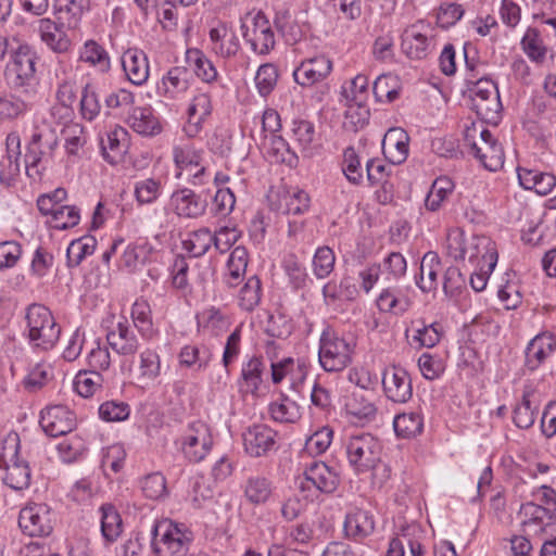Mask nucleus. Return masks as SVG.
Wrapping results in <instances>:
<instances>
[{
	"label": "nucleus",
	"mask_w": 556,
	"mask_h": 556,
	"mask_svg": "<svg viewBox=\"0 0 556 556\" xmlns=\"http://www.w3.org/2000/svg\"><path fill=\"white\" fill-rule=\"evenodd\" d=\"M190 73L185 67H173L166 76L163 77L159 90H163L164 96L168 99H175L189 88Z\"/></svg>",
	"instance_id": "obj_35"
},
{
	"label": "nucleus",
	"mask_w": 556,
	"mask_h": 556,
	"mask_svg": "<svg viewBox=\"0 0 556 556\" xmlns=\"http://www.w3.org/2000/svg\"><path fill=\"white\" fill-rule=\"evenodd\" d=\"M471 108L477 115L489 124H497L501 119L502 103L497 86L490 79L479 78L469 88Z\"/></svg>",
	"instance_id": "obj_8"
},
{
	"label": "nucleus",
	"mask_w": 556,
	"mask_h": 556,
	"mask_svg": "<svg viewBox=\"0 0 556 556\" xmlns=\"http://www.w3.org/2000/svg\"><path fill=\"white\" fill-rule=\"evenodd\" d=\"M277 432L264 424L250 426L242 433L244 451L252 457H262L276 444Z\"/></svg>",
	"instance_id": "obj_17"
},
{
	"label": "nucleus",
	"mask_w": 556,
	"mask_h": 556,
	"mask_svg": "<svg viewBox=\"0 0 556 556\" xmlns=\"http://www.w3.org/2000/svg\"><path fill=\"white\" fill-rule=\"evenodd\" d=\"M161 374V358L153 350H144L140 354L138 379L144 384L154 382Z\"/></svg>",
	"instance_id": "obj_41"
},
{
	"label": "nucleus",
	"mask_w": 556,
	"mask_h": 556,
	"mask_svg": "<svg viewBox=\"0 0 556 556\" xmlns=\"http://www.w3.org/2000/svg\"><path fill=\"white\" fill-rule=\"evenodd\" d=\"M336 256L333 251L327 247H320L316 250L313 257V273L318 279L328 277L334 267Z\"/></svg>",
	"instance_id": "obj_53"
},
{
	"label": "nucleus",
	"mask_w": 556,
	"mask_h": 556,
	"mask_svg": "<svg viewBox=\"0 0 556 556\" xmlns=\"http://www.w3.org/2000/svg\"><path fill=\"white\" fill-rule=\"evenodd\" d=\"M402 50L410 59H425L430 51V40L416 26H412L403 34Z\"/></svg>",
	"instance_id": "obj_33"
},
{
	"label": "nucleus",
	"mask_w": 556,
	"mask_h": 556,
	"mask_svg": "<svg viewBox=\"0 0 556 556\" xmlns=\"http://www.w3.org/2000/svg\"><path fill=\"white\" fill-rule=\"evenodd\" d=\"M211 359V352L207 349L201 350L195 345H186L179 353L180 365L186 367L197 366V369H203Z\"/></svg>",
	"instance_id": "obj_56"
},
{
	"label": "nucleus",
	"mask_w": 556,
	"mask_h": 556,
	"mask_svg": "<svg viewBox=\"0 0 556 556\" xmlns=\"http://www.w3.org/2000/svg\"><path fill=\"white\" fill-rule=\"evenodd\" d=\"M152 547L156 556H184L191 538L169 520L157 522L152 530Z\"/></svg>",
	"instance_id": "obj_9"
},
{
	"label": "nucleus",
	"mask_w": 556,
	"mask_h": 556,
	"mask_svg": "<svg viewBox=\"0 0 556 556\" xmlns=\"http://www.w3.org/2000/svg\"><path fill=\"white\" fill-rule=\"evenodd\" d=\"M27 338L34 349L51 350L60 339L61 327L52 313L41 304H31L26 311Z\"/></svg>",
	"instance_id": "obj_3"
},
{
	"label": "nucleus",
	"mask_w": 556,
	"mask_h": 556,
	"mask_svg": "<svg viewBox=\"0 0 556 556\" xmlns=\"http://www.w3.org/2000/svg\"><path fill=\"white\" fill-rule=\"evenodd\" d=\"M39 33L41 40L54 52L64 53L71 47V40L65 30L63 21L41 18L39 21Z\"/></svg>",
	"instance_id": "obj_24"
},
{
	"label": "nucleus",
	"mask_w": 556,
	"mask_h": 556,
	"mask_svg": "<svg viewBox=\"0 0 556 556\" xmlns=\"http://www.w3.org/2000/svg\"><path fill=\"white\" fill-rule=\"evenodd\" d=\"M261 301V281L256 276L250 277L239 292V305L251 312Z\"/></svg>",
	"instance_id": "obj_52"
},
{
	"label": "nucleus",
	"mask_w": 556,
	"mask_h": 556,
	"mask_svg": "<svg viewBox=\"0 0 556 556\" xmlns=\"http://www.w3.org/2000/svg\"><path fill=\"white\" fill-rule=\"evenodd\" d=\"M55 525V514L45 503H28L18 515V526L29 536H49Z\"/></svg>",
	"instance_id": "obj_11"
},
{
	"label": "nucleus",
	"mask_w": 556,
	"mask_h": 556,
	"mask_svg": "<svg viewBox=\"0 0 556 556\" xmlns=\"http://www.w3.org/2000/svg\"><path fill=\"white\" fill-rule=\"evenodd\" d=\"M141 490L146 497L159 500L166 493V479L160 472L150 473L142 479Z\"/></svg>",
	"instance_id": "obj_62"
},
{
	"label": "nucleus",
	"mask_w": 556,
	"mask_h": 556,
	"mask_svg": "<svg viewBox=\"0 0 556 556\" xmlns=\"http://www.w3.org/2000/svg\"><path fill=\"white\" fill-rule=\"evenodd\" d=\"M382 386L386 396L394 403H406L413 396L412 379L402 367L386 368L382 375Z\"/></svg>",
	"instance_id": "obj_16"
},
{
	"label": "nucleus",
	"mask_w": 556,
	"mask_h": 556,
	"mask_svg": "<svg viewBox=\"0 0 556 556\" xmlns=\"http://www.w3.org/2000/svg\"><path fill=\"white\" fill-rule=\"evenodd\" d=\"M342 172L353 185H359L363 181L361 159L353 147H348L343 152Z\"/></svg>",
	"instance_id": "obj_51"
},
{
	"label": "nucleus",
	"mask_w": 556,
	"mask_h": 556,
	"mask_svg": "<svg viewBox=\"0 0 556 556\" xmlns=\"http://www.w3.org/2000/svg\"><path fill=\"white\" fill-rule=\"evenodd\" d=\"M58 138L50 129H36L26 148L25 166L26 174L33 180H40L46 169L51 164Z\"/></svg>",
	"instance_id": "obj_5"
},
{
	"label": "nucleus",
	"mask_w": 556,
	"mask_h": 556,
	"mask_svg": "<svg viewBox=\"0 0 556 556\" xmlns=\"http://www.w3.org/2000/svg\"><path fill=\"white\" fill-rule=\"evenodd\" d=\"M556 337L551 332L535 336L526 349V365L530 370L538 369L555 352Z\"/></svg>",
	"instance_id": "obj_23"
},
{
	"label": "nucleus",
	"mask_w": 556,
	"mask_h": 556,
	"mask_svg": "<svg viewBox=\"0 0 556 556\" xmlns=\"http://www.w3.org/2000/svg\"><path fill=\"white\" fill-rule=\"evenodd\" d=\"M173 159L179 170H192L198 168L192 175V184H203L205 167L202 165V151L195 149L191 143H181L173 148Z\"/></svg>",
	"instance_id": "obj_21"
},
{
	"label": "nucleus",
	"mask_w": 556,
	"mask_h": 556,
	"mask_svg": "<svg viewBox=\"0 0 556 556\" xmlns=\"http://www.w3.org/2000/svg\"><path fill=\"white\" fill-rule=\"evenodd\" d=\"M122 66L130 83L140 86L149 77V62L146 53L137 48L126 50L122 55Z\"/></svg>",
	"instance_id": "obj_25"
},
{
	"label": "nucleus",
	"mask_w": 556,
	"mask_h": 556,
	"mask_svg": "<svg viewBox=\"0 0 556 556\" xmlns=\"http://www.w3.org/2000/svg\"><path fill=\"white\" fill-rule=\"evenodd\" d=\"M188 62L193 63V72L205 83H211L217 77V71L213 63L199 50L189 51Z\"/></svg>",
	"instance_id": "obj_55"
},
{
	"label": "nucleus",
	"mask_w": 556,
	"mask_h": 556,
	"mask_svg": "<svg viewBox=\"0 0 556 556\" xmlns=\"http://www.w3.org/2000/svg\"><path fill=\"white\" fill-rule=\"evenodd\" d=\"M128 126L141 136H155L162 127L150 108H134L127 118Z\"/></svg>",
	"instance_id": "obj_31"
},
{
	"label": "nucleus",
	"mask_w": 556,
	"mask_h": 556,
	"mask_svg": "<svg viewBox=\"0 0 556 556\" xmlns=\"http://www.w3.org/2000/svg\"><path fill=\"white\" fill-rule=\"evenodd\" d=\"M212 113L211 97L201 92L193 97L188 108V121L184 126V131L189 138L197 137L203 127V122Z\"/></svg>",
	"instance_id": "obj_22"
},
{
	"label": "nucleus",
	"mask_w": 556,
	"mask_h": 556,
	"mask_svg": "<svg viewBox=\"0 0 556 556\" xmlns=\"http://www.w3.org/2000/svg\"><path fill=\"white\" fill-rule=\"evenodd\" d=\"M265 369L266 364L262 356H253L244 363L241 369L242 389L255 394L263 382Z\"/></svg>",
	"instance_id": "obj_34"
},
{
	"label": "nucleus",
	"mask_w": 556,
	"mask_h": 556,
	"mask_svg": "<svg viewBox=\"0 0 556 556\" xmlns=\"http://www.w3.org/2000/svg\"><path fill=\"white\" fill-rule=\"evenodd\" d=\"M368 93V78L365 75L355 76L348 87H342V94L348 101L359 104L366 100Z\"/></svg>",
	"instance_id": "obj_63"
},
{
	"label": "nucleus",
	"mask_w": 556,
	"mask_h": 556,
	"mask_svg": "<svg viewBox=\"0 0 556 556\" xmlns=\"http://www.w3.org/2000/svg\"><path fill=\"white\" fill-rule=\"evenodd\" d=\"M533 391H525L521 402L514 409V424L520 429H529L535 421L539 404L534 401Z\"/></svg>",
	"instance_id": "obj_36"
},
{
	"label": "nucleus",
	"mask_w": 556,
	"mask_h": 556,
	"mask_svg": "<svg viewBox=\"0 0 556 556\" xmlns=\"http://www.w3.org/2000/svg\"><path fill=\"white\" fill-rule=\"evenodd\" d=\"M372 92L378 102H393L400 96V84L396 76L380 75L372 86Z\"/></svg>",
	"instance_id": "obj_44"
},
{
	"label": "nucleus",
	"mask_w": 556,
	"mask_h": 556,
	"mask_svg": "<svg viewBox=\"0 0 556 556\" xmlns=\"http://www.w3.org/2000/svg\"><path fill=\"white\" fill-rule=\"evenodd\" d=\"M269 412L275 421L295 422L301 414L299 405L286 395H281L280 401L269 405Z\"/></svg>",
	"instance_id": "obj_47"
},
{
	"label": "nucleus",
	"mask_w": 556,
	"mask_h": 556,
	"mask_svg": "<svg viewBox=\"0 0 556 556\" xmlns=\"http://www.w3.org/2000/svg\"><path fill=\"white\" fill-rule=\"evenodd\" d=\"M99 415L105 421H122L129 416V406L124 402L109 401L100 405Z\"/></svg>",
	"instance_id": "obj_64"
},
{
	"label": "nucleus",
	"mask_w": 556,
	"mask_h": 556,
	"mask_svg": "<svg viewBox=\"0 0 556 556\" xmlns=\"http://www.w3.org/2000/svg\"><path fill=\"white\" fill-rule=\"evenodd\" d=\"M470 129H467L465 140L471 148L473 155L481 162L484 168L495 172L504 164V151L502 146L488 129L480 131V142L470 141Z\"/></svg>",
	"instance_id": "obj_13"
},
{
	"label": "nucleus",
	"mask_w": 556,
	"mask_h": 556,
	"mask_svg": "<svg viewBox=\"0 0 556 556\" xmlns=\"http://www.w3.org/2000/svg\"><path fill=\"white\" fill-rule=\"evenodd\" d=\"M375 530L374 516L364 509H356L348 514L344 521V532L348 538L359 541Z\"/></svg>",
	"instance_id": "obj_30"
},
{
	"label": "nucleus",
	"mask_w": 556,
	"mask_h": 556,
	"mask_svg": "<svg viewBox=\"0 0 556 556\" xmlns=\"http://www.w3.org/2000/svg\"><path fill=\"white\" fill-rule=\"evenodd\" d=\"M79 219L80 215L76 206L61 205L48 223L54 229L64 230L76 226Z\"/></svg>",
	"instance_id": "obj_57"
},
{
	"label": "nucleus",
	"mask_w": 556,
	"mask_h": 556,
	"mask_svg": "<svg viewBox=\"0 0 556 556\" xmlns=\"http://www.w3.org/2000/svg\"><path fill=\"white\" fill-rule=\"evenodd\" d=\"M271 492V483L264 477H250L247 480L244 495L252 504L258 505L266 503L270 497Z\"/></svg>",
	"instance_id": "obj_42"
},
{
	"label": "nucleus",
	"mask_w": 556,
	"mask_h": 556,
	"mask_svg": "<svg viewBox=\"0 0 556 556\" xmlns=\"http://www.w3.org/2000/svg\"><path fill=\"white\" fill-rule=\"evenodd\" d=\"M349 465L356 473L376 468L381 459L382 445L370 433L351 435L344 443Z\"/></svg>",
	"instance_id": "obj_6"
},
{
	"label": "nucleus",
	"mask_w": 556,
	"mask_h": 556,
	"mask_svg": "<svg viewBox=\"0 0 556 556\" xmlns=\"http://www.w3.org/2000/svg\"><path fill=\"white\" fill-rule=\"evenodd\" d=\"M212 445L213 438L210 428L202 421L190 424L181 438L182 453L191 463L204 459Z\"/></svg>",
	"instance_id": "obj_12"
},
{
	"label": "nucleus",
	"mask_w": 556,
	"mask_h": 556,
	"mask_svg": "<svg viewBox=\"0 0 556 556\" xmlns=\"http://www.w3.org/2000/svg\"><path fill=\"white\" fill-rule=\"evenodd\" d=\"M100 146L103 157L110 164L119 163L128 147L127 130L116 126L100 138Z\"/></svg>",
	"instance_id": "obj_26"
},
{
	"label": "nucleus",
	"mask_w": 556,
	"mask_h": 556,
	"mask_svg": "<svg viewBox=\"0 0 556 556\" xmlns=\"http://www.w3.org/2000/svg\"><path fill=\"white\" fill-rule=\"evenodd\" d=\"M393 428L397 437L412 438L421 432L422 420L416 413L400 414L393 420Z\"/></svg>",
	"instance_id": "obj_49"
},
{
	"label": "nucleus",
	"mask_w": 556,
	"mask_h": 556,
	"mask_svg": "<svg viewBox=\"0 0 556 556\" xmlns=\"http://www.w3.org/2000/svg\"><path fill=\"white\" fill-rule=\"evenodd\" d=\"M213 243V235L208 228L192 231L189 238L182 241V248L193 257L204 255Z\"/></svg>",
	"instance_id": "obj_43"
},
{
	"label": "nucleus",
	"mask_w": 556,
	"mask_h": 556,
	"mask_svg": "<svg viewBox=\"0 0 556 556\" xmlns=\"http://www.w3.org/2000/svg\"><path fill=\"white\" fill-rule=\"evenodd\" d=\"M332 437L333 431L329 427H323L306 440L304 451L309 455H320L330 446Z\"/></svg>",
	"instance_id": "obj_58"
},
{
	"label": "nucleus",
	"mask_w": 556,
	"mask_h": 556,
	"mask_svg": "<svg viewBox=\"0 0 556 556\" xmlns=\"http://www.w3.org/2000/svg\"><path fill=\"white\" fill-rule=\"evenodd\" d=\"M96 245L97 240L92 236L73 240L66 250L67 265L70 267L78 266L87 255L94 252Z\"/></svg>",
	"instance_id": "obj_40"
},
{
	"label": "nucleus",
	"mask_w": 556,
	"mask_h": 556,
	"mask_svg": "<svg viewBox=\"0 0 556 556\" xmlns=\"http://www.w3.org/2000/svg\"><path fill=\"white\" fill-rule=\"evenodd\" d=\"M248 266V251L244 247H236L229 256L227 262L228 278L226 280L229 287L238 285L240 278L244 275Z\"/></svg>",
	"instance_id": "obj_45"
},
{
	"label": "nucleus",
	"mask_w": 556,
	"mask_h": 556,
	"mask_svg": "<svg viewBox=\"0 0 556 556\" xmlns=\"http://www.w3.org/2000/svg\"><path fill=\"white\" fill-rule=\"evenodd\" d=\"M291 132L294 144L304 152L309 153L311 147L315 140V126L306 119H294L292 122Z\"/></svg>",
	"instance_id": "obj_46"
},
{
	"label": "nucleus",
	"mask_w": 556,
	"mask_h": 556,
	"mask_svg": "<svg viewBox=\"0 0 556 556\" xmlns=\"http://www.w3.org/2000/svg\"><path fill=\"white\" fill-rule=\"evenodd\" d=\"M520 186L526 190H532L539 195H547L556 186V177L552 173L538 169L517 168Z\"/></svg>",
	"instance_id": "obj_27"
},
{
	"label": "nucleus",
	"mask_w": 556,
	"mask_h": 556,
	"mask_svg": "<svg viewBox=\"0 0 556 556\" xmlns=\"http://www.w3.org/2000/svg\"><path fill=\"white\" fill-rule=\"evenodd\" d=\"M240 22L242 37L255 53L266 55L274 49L275 35L263 12L247 14Z\"/></svg>",
	"instance_id": "obj_10"
},
{
	"label": "nucleus",
	"mask_w": 556,
	"mask_h": 556,
	"mask_svg": "<svg viewBox=\"0 0 556 556\" xmlns=\"http://www.w3.org/2000/svg\"><path fill=\"white\" fill-rule=\"evenodd\" d=\"M169 205L179 217L198 218L205 213L207 201L192 189L181 188L172 193Z\"/></svg>",
	"instance_id": "obj_19"
},
{
	"label": "nucleus",
	"mask_w": 556,
	"mask_h": 556,
	"mask_svg": "<svg viewBox=\"0 0 556 556\" xmlns=\"http://www.w3.org/2000/svg\"><path fill=\"white\" fill-rule=\"evenodd\" d=\"M446 251L455 261L466 257L475 267L482 265L486 270H493L497 263L495 243L486 236H471L466 238L459 229L448 231L446 237Z\"/></svg>",
	"instance_id": "obj_1"
},
{
	"label": "nucleus",
	"mask_w": 556,
	"mask_h": 556,
	"mask_svg": "<svg viewBox=\"0 0 556 556\" xmlns=\"http://www.w3.org/2000/svg\"><path fill=\"white\" fill-rule=\"evenodd\" d=\"M282 267L294 289L305 287L307 281L306 268L294 255L287 256L283 261Z\"/></svg>",
	"instance_id": "obj_60"
},
{
	"label": "nucleus",
	"mask_w": 556,
	"mask_h": 556,
	"mask_svg": "<svg viewBox=\"0 0 556 556\" xmlns=\"http://www.w3.org/2000/svg\"><path fill=\"white\" fill-rule=\"evenodd\" d=\"M351 344L330 328H326L319 339L318 361L325 371H341L352 362Z\"/></svg>",
	"instance_id": "obj_7"
},
{
	"label": "nucleus",
	"mask_w": 556,
	"mask_h": 556,
	"mask_svg": "<svg viewBox=\"0 0 556 556\" xmlns=\"http://www.w3.org/2000/svg\"><path fill=\"white\" fill-rule=\"evenodd\" d=\"M37 54L28 45H20L12 53L4 72L11 90H25L37 94L36 62Z\"/></svg>",
	"instance_id": "obj_2"
},
{
	"label": "nucleus",
	"mask_w": 556,
	"mask_h": 556,
	"mask_svg": "<svg viewBox=\"0 0 556 556\" xmlns=\"http://www.w3.org/2000/svg\"><path fill=\"white\" fill-rule=\"evenodd\" d=\"M101 511V533L106 542L112 543L121 535L122 518L115 507L111 504H104Z\"/></svg>",
	"instance_id": "obj_38"
},
{
	"label": "nucleus",
	"mask_w": 556,
	"mask_h": 556,
	"mask_svg": "<svg viewBox=\"0 0 556 556\" xmlns=\"http://www.w3.org/2000/svg\"><path fill=\"white\" fill-rule=\"evenodd\" d=\"M20 439L16 433L9 434L3 441L0 452V469L3 482L15 491L28 489L31 471L26 460L20 458Z\"/></svg>",
	"instance_id": "obj_4"
},
{
	"label": "nucleus",
	"mask_w": 556,
	"mask_h": 556,
	"mask_svg": "<svg viewBox=\"0 0 556 556\" xmlns=\"http://www.w3.org/2000/svg\"><path fill=\"white\" fill-rule=\"evenodd\" d=\"M340 484L339 475L324 462H313L304 470V481L300 482L302 491L314 486L324 494H332Z\"/></svg>",
	"instance_id": "obj_14"
},
{
	"label": "nucleus",
	"mask_w": 556,
	"mask_h": 556,
	"mask_svg": "<svg viewBox=\"0 0 556 556\" xmlns=\"http://www.w3.org/2000/svg\"><path fill=\"white\" fill-rule=\"evenodd\" d=\"M369 115V110L363 103L351 104L345 111L343 125L348 130L357 131L367 125Z\"/></svg>",
	"instance_id": "obj_59"
},
{
	"label": "nucleus",
	"mask_w": 556,
	"mask_h": 556,
	"mask_svg": "<svg viewBox=\"0 0 556 556\" xmlns=\"http://www.w3.org/2000/svg\"><path fill=\"white\" fill-rule=\"evenodd\" d=\"M79 60L97 67L101 73H106L111 68L109 53L94 40L85 42L79 53Z\"/></svg>",
	"instance_id": "obj_37"
},
{
	"label": "nucleus",
	"mask_w": 556,
	"mask_h": 556,
	"mask_svg": "<svg viewBox=\"0 0 556 556\" xmlns=\"http://www.w3.org/2000/svg\"><path fill=\"white\" fill-rule=\"evenodd\" d=\"M101 112V104L96 87L87 84L81 91L80 113L89 122L93 121Z\"/></svg>",
	"instance_id": "obj_54"
},
{
	"label": "nucleus",
	"mask_w": 556,
	"mask_h": 556,
	"mask_svg": "<svg viewBox=\"0 0 556 556\" xmlns=\"http://www.w3.org/2000/svg\"><path fill=\"white\" fill-rule=\"evenodd\" d=\"M161 182L153 178L142 179L135 185V197L139 204H151L159 198Z\"/></svg>",
	"instance_id": "obj_61"
},
{
	"label": "nucleus",
	"mask_w": 556,
	"mask_h": 556,
	"mask_svg": "<svg viewBox=\"0 0 556 556\" xmlns=\"http://www.w3.org/2000/svg\"><path fill=\"white\" fill-rule=\"evenodd\" d=\"M210 40L212 50L225 59L236 55L240 48L236 33L228 28L225 23H219L210 30Z\"/></svg>",
	"instance_id": "obj_28"
},
{
	"label": "nucleus",
	"mask_w": 556,
	"mask_h": 556,
	"mask_svg": "<svg viewBox=\"0 0 556 556\" xmlns=\"http://www.w3.org/2000/svg\"><path fill=\"white\" fill-rule=\"evenodd\" d=\"M88 0H54V10L59 21L66 20L68 27H75Z\"/></svg>",
	"instance_id": "obj_39"
},
{
	"label": "nucleus",
	"mask_w": 556,
	"mask_h": 556,
	"mask_svg": "<svg viewBox=\"0 0 556 556\" xmlns=\"http://www.w3.org/2000/svg\"><path fill=\"white\" fill-rule=\"evenodd\" d=\"M278 70L273 63L262 64L255 75V86L261 97L266 98L275 89Z\"/></svg>",
	"instance_id": "obj_50"
},
{
	"label": "nucleus",
	"mask_w": 556,
	"mask_h": 556,
	"mask_svg": "<svg viewBox=\"0 0 556 556\" xmlns=\"http://www.w3.org/2000/svg\"><path fill=\"white\" fill-rule=\"evenodd\" d=\"M103 377L94 370H80L74 379V389L83 397L92 396L102 386Z\"/></svg>",
	"instance_id": "obj_48"
},
{
	"label": "nucleus",
	"mask_w": 556,
	"mask_h": 556,
	"mask_svg": "<svg viewBox=\"0 0 556 556\" xmlns=\"http://www.w3.org/2000/svg\"><path fill=\"white\" fill-rule=\"evenodd\" d=\"M332 71V62L325 55H317L306 59L294 70V80L303 86L309 87L324 80Z\"/></svg>",
	"instance_id": "obj_20"
},
{
	"label": "nucleus",
	"mask_w": 556,
	"mask_h": 556,
	"mask_svg": "<svg viewBox=\"0 0 556 556\" xmlns=\"http://www.w3.org/2000/svg\"><path fill=\"white\" fill-rule=\"evenodd\" d=\"M417 286L422 292H430L438 287V275L442 270L440 257L435 252H427L420 262Z\"/></svg>",
	"instance_id": "obj_32"
},
{
	"label": "nucleus",
	"mask_w": 556,
	"mask_h": 556,
	"mask_svg": "<svg viewBox=\"0 0 556 556\" xmlns=\"http://www.w3.org/2000/svg\"><path fill=\"white\" fill-rule=\"evenodd\" d=\"M40 426L49 437L65 435L76 427L75 414L64 405H53L41 412Z\"/></svg>",
	"instance_id": "obj_15"
},
{
	"label": "nucleus",
	"mask_w": 556,
	"mask_h": 556,
	"mask_svg": "<svg viewBox=\"0 0 556 556\" xmlns=\"http://www.w3.org/2000/svg\"><path fill=\"white\" fill-rule=\"evenodd\" d=\"M109 345L119 355H134L139 349L136 333L127 323H118L106 334Z\"/></svg>",
	"instance_id": "obj_29"
},
{
	"label": "nucleus",
	"mask_w": 556,
	"mask_h": 556,
	"mask_svg": "<svg viewBox=\"0 0 556 556\" xmlns=\"http://www.w3.org/2000/svg\"><path fill=\"white\" fill-rule=\"evenodd\" d=\"M37 94L25 90H11L0 96V122H12L23 117L34 109Z\"/></svg>",
	"instance_id": "obj_18"
}]
</instances>
